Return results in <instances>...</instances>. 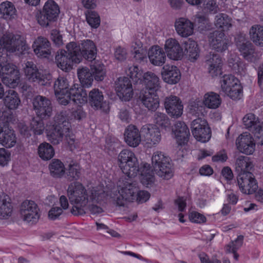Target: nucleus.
Returning a JSON list of instances; mask_svg holds the SVG:
<instances>
[{"label": "nucleus", "instance_id": "1", "mask_svg": "<svg viewBox=\"0 0 263 263\" xmlns=\"http://www.w3.org/2000/svg\"><path fill=\"white\" fill-rule=\"evenodd\" d=\"M67 193L70 202L73 205L70 210L74 216L83 215L86 213L89 198L92 202L101 203L107 197V194L101 187H93L87 190L80 182L71 183Z\"/></svg>", "mask_w": 263, "mask_h": 263}, {"label": "nucleus", "instance_id": "2", "mask_svg": "<svg viewBox=\"0 0 263 263\" xmlns=\"http://www.w3.org/2000/svg\"><path fill=\"white\" fill-rule=\"evenodd\" d=\"M71 125L66 111H62L54 117V124L47 129L48 140L53 144H59L65 137L69 145L74 142V136L71 132Z\"/></svg>", "mask_w": 263, "mask_h": 263}, {"label": "nucleus", "instance_id": "3", "mask_svg": "<svg viewBox=\"0 0 263 263\" xmlns=\"http://www.w3.org/2000/svg\"><path fill=\"white\" fill-rule=\"evenodd\" d=\"M118 193L119 195L114 197V200L119 206H124L125 201H132L136 198L138 202L143 203L148 200L150 197L148 192L138 191L137 184L135 182H127Z\"/></svg>", "mask_w": 263, "mask_h": 263}, {"label": "nucleus", "instance_id": "4", "mask_svg": "<svg viewBox=\"0 0 263 263\" xmlns=\"http://www.w3.org/2000/svg\"><path fill=\"white\" fill-rule=\"evenodd\" d=\"M67 51L60 50L55 55V62L58 67L65 72L70 71L73 66V63L81 62V57L76 54L79 49L77 47V43L70 42L66 45Z\"/></svg>", "mask_w": 263, "mask_h": 263}, {"label": "nucleus", "instance_id": "5", "mask_svg": "<svg viewBox=\"0 0 263 263\" xmlns=\"http://www.w3.org/2000/svg\"><path fill=\"white\" fill-rule=\"evenodd\" d=\"M1 45L7 52L14 53L18 56L28 53L29 46L23 36L17 34L6 32L0 40Z\"/></svg>", "mask_w": 263, "mask_h": 263}, {"label": "nucleus", "instance_id": "6", "mask_svg": "<svg viewBox=\"0 0 263 263\" xmlns=\"http://www.w3.org/2000/svg\"><path fill=\"white\" fill-rule=\"evenodd\" d=\"M119 165L123 173L129 178L135 177L140 171L139 162L135 154L130 149H123L118 155Z\"/></svg>", "mask_w": 263, "mask_h": 263}, {"label": "nucleus", "instance_id": "7", "mask_svg": "<svg viewBox=\"0 0 263 263\" xmlns=\"http://www.w3.org/2000/svg\"><path fill=\"white\" fill-rule=\"evenodd\" d=\"M170 159L161 152H156L152 158V165L156 174L164 179L168 180L173 176Z\"/></svg>", "mask_w": 263, "mask_h": 263}, {"label": "nucleus", "instance_id": "8", "mask_svg": "<svg viewBox=\"0 0 263 263\" xmlns=\"http://www.w3.org/2000/svg\"><path fill=\"white\" fill-rule=\"evenodd\" d=\"M60 12L59 5L53 0H48L36 14V20L41 26L47 27L57 20Z\"/></svg>", "mask_w": 263, "mask_h": 263}, {"label": "nucleus", "instance_id": "9", "mask_svg": "<svg viewBox=\"0 0 263 263\" xmlns=\"http://www.w3.org/2000/svg\"><path fill=\"white\" fill-rule=\"evenodd\" d=\"M221 90L233 100H239L242 96V87L234 76L224 74L220 80Z\"/></svg>", "mask_w": 263, "mask_h": 263}, {"label": "nucleus", "instance_id": "10", "mask_svg": "<svg viewBox=\"0 0 263 263\" xmlns=\"http://www.w3.org/2000/svg\"><path fill=\"white\" fill-rule=\"evenodd\" d=\"M242 121L245 127L254 135L257 143L263 145V122L252 113L246 115Z\"/></svg>", "mask_w": 263, "mask_h": 263}, {"label": "nucleus", "instance_id": "11", "mask_svg": "<svg viewBox=\"0 0 263 263\" xmlns=\"http://www.w3.org/2000/svg\"><path fill=\"white\" fill-rule=\"evenodd\" d=\"M193 135L195 139L201 142L208 141L211 137V130L205 119L198 117L191 124Z\"/></svg>", "mask_w": 263, "mask_h": 263}, {"label": "nucleus", "instance_id": "12", "mask_svg": "<svg viewBox=\"0 0 263 263\" xmlns=\"http://www.w3.org/2000/svg\"><path fill=\"white\" fill-rule=\"evenodd\" d=\"M24 69L25 76L30 82H35L43 86H47L50 84L51 76L40 72L33 62L28 61Z\"/></svg>", "mask_w": 263, "mask_h": 263}, {"label": "nucleus", "instance_id": "13", "mask_svg": "<svg viewBox=\"0 0 263 263\" xmlns=\"http://www.w3.org/2000/svg\"><path fill=\"white\" fill-rule=\"evenodd\" d=\"M33 109L37 118L48 119L52 115V106L49 99L45 97L37 96L33 100Z\"/></svg>", "mask_w": 263, "mask_h": 263}, {"label": "nucleus", "instance_id": "14", "mask_svg": "<svg viewBox=\"0 0 263 263\" xmlns=\"http://www.w3.org/2000/svg\"><path fill=\"white\" fill-rule=\"evenodd\" d=\"M239 189L242 193L252 194L256 192L258 184L254 175L250 172H240L237 178Z\"/></svg>", "mask_w": 263, "mask_h": 263}, {"label": "nucleus", "instance_id": "15", "mask_svg": "<svg viewBox=\"0 0 263 263\" xmlns=\"http://www.w3.org/2000/svg\"><path fill=\"white\" fill-rule=\"evenodd\" d=\"M0 76L3 83L9 87L16 86L20 82V72L17 67L12 64H7L2 66Z\"/></svg>", "mask_w": 263, "mask_h": 263}, {"label": "nucleus", "instance_id": "16", "mask_svg": "<svg viewBox=\"0 0 263 263\" xmlns=\"http://www.w3.org/2000/svg\"><path fill=\"white\" fill-rule=\"evenodd\" d=\"M210 46L215 51L223 52L228 49L230 41L224 32L215 30L210 32L208 35Z\"/></svg>", "mask_w": 263, "mask_h": 263}, {"label": "nucleus", "instance_id": "17", "mask_svg": "<svg viewBox=\"0 0 263 263\" xmlns=\"http://www.w3.org/2000/svg\"><path fill=\"white\" fill-rule=\"evenodd\" d=\"M89 105L95 110H100L107 113L109 110V103L104 100L103 92L99 89H92L89 92L87 98Z\"/></svg>", "mask_w": 263, "mask_h": 263}, {"label": "nucleus", "instance_id": "18", "mask_svg": "<svg viewBox=\"0 0 263 263\" xmlns=\"http://www.w3.org/2000/svg\"><path fill=\"white\" fill-rule=\"evenodd\" d=\"M115 89L117 95L123 101H129L133 97L132 84L128 77H119L115 82Z\"/></svg>", "mask_w": 263, "mask_h": 263}, {"label": "nucleus", "instance_id": "19", "mask_svg": "<svg viewBox=\"0 0 263 263\" xmlns=\"http://www.w3.org/2000/svg\"><path fill=\"white\" fill-rule=\"evenodd\" d=\"M236 45L243 58L249 62L255 59V47L245 35L240 34L236 38Z\"/></svg>", "mask_w": 263, "mask_h": 263}, {"label": "nucleus", "instance_id": "20", "mask_svg": "<svg viewBox=\"0 0 263 263\" xmlns=\"http://www.w3.org/2000/svg\"><path fill=\"white\" fill-rule=\"evenodd\" d=\"M37 205L34 201L26 200L20 207V214L23 219L28 222H36L40 217Z\"/></svg>", "mask_w": 263, "mask_h": 263}, {"label": "nucleus", "instance_id": "21", "mask_svg": "<svg viewBox=\"0 0 263 263\" xmlns=\"http://www.w3.org/2000/svg\"><path fill=\"white\" fill-rule=\"evenodd\" d=\"M164 107L168 115L172 118H178L182 114L183 106L182 101L175 96L165 98Z\"/></svg>", "mask_w": 263, "mask_h": 263}, {"label": "nucleus", "instance_id": "22", "mask_svg": "<svg viewBox=\"0 0 263 263\" xmlns=\"http://www.w3.org/2000/svg\"><path fill=\"white\" fill-rule=\"evenodd\" d=\"M32 48L38 57L48 58L51 54V44L47 38L43 36H39L35 40Z\"/></svg>", "mask_w": 263, "mask_h": 263}, {"label": "nucleus", "instance_id": "23", "mask_svg": "<svg viewBox=\"0 0 263 263\" xmlns=\"http://www.w3.org/2000/svg\"><path fill=\"white\" fill-rule=\"evenodd\" d=\"M77 47L79 49L76 54L81 57V61L83 58L92 62L96 57L97 49L95 43L90 40L84 41L81 43V46L77 44Z\"/></svg>", "mask_w": 263, "mask_h": 263}, {"label": "nucleus", "instance_id": "24", "mask_svg": "<svg viewBox=\"0 0 263 263\" xmlns=\"http://www.w3.org/2000/svg\"><path fill=\"white\" fill-rule=\"evenodd\" d=\"M172 132L178 145H184L188 142L190 133L184 122L177 121L172 128Z\"/></svg>", "mask_w": 263, "mask_h": 263}, {"label": "nucleus", "instance_id": "25", "mask_svg": "<svg viewBox=\"0 0 263 263\" xmlns=\"http://www.w3.org/2000/svg\"><path fill=\"white\" fill-rule=\"evenodd\" d=\"M165 53L172 60H179L183 57V49L178 42L175 39L170 38L166 40L164 45Z\"/></svg>", "mask_w": 263, "mask_h": 263}, {"label": "nucleus", "instance_id": "26", "mask_svg": "<svg viewBox=\"0 0 263 263\" xmlns=\"http://www.w3.org/2000/svg\"><path fill=\"white\" fill-rule=\"evenodd\" d=\"M237 149L242 153L251 155L255 151V143L250 135H240L236 140Z\"/></svg>", "mask_w": 263, "mask_h": 263}, {"label": "nucleus", "instance_id": "27", "mask_svg": "<svg viewBox=\"0 0 263 263\" xmlns=\"http://www.w3.org/2000/svg\"><path fill=\"white\" fill-rule=\"evenodd\" d=\"M141 133L145 137L147 143L151 144L158 143L161 138L160 129L153 124L143 125L141 129Z\"/></svg>", "mask_w": 263, "mask_h": 263}, {"label": "nucleus", "instance_id": "28", "mask_svg": "<svg viewBox=\"0 0 263 263\" xmlns=\"http://www.w3.org/2000/svg\"><path fill=\"white\" fill-rule=\"evenodd\" d=\"M163 81L169 84H175L180 80L181 73L178 68L174 65H166L161 71Z\"/></svg>", "mask_w": 263, "mask_h": 263}, {"label": "nucleus", "instance_id": "29", "mask_svg": "<svg viewBox=\"0 0 263 263\" xmlns=\"http://www.w3.org/2000/svg\"><path fill=\"white\" fill-rule=\"evenodd\" d=\"M206 63L209 65L208 72L212 77L221 74L222 59L218 54L210 52L206 57Z\"/></svg>", "mask_w": 263, "mask_h": 263}, {"label": "nucleus", "instance_id": "30", "mask_svg": "<svg viewBox=\"0 0 263 263\" xmlns=\"http://www.w3.org/2000/svg\"><path fill=\"white\" fill-rule=\"evenodd\" d=\"M143 105L149 110L155 111L159 106V98L156 92L145 91L140 96Z\"/></svg>", "mask_w": 263, "mask_h": 263}, {"label": "nucleus", "instance_id": "31", "mask_svg": "<svg viewBox=\"0 0 263 263\" xmlns=\"http://www.w3.org/2000/svg\"><path fill=\"white\" fill-rule=\"evenodd\" d=\"M124 139L129 146L137 147L141 142L140 132L135 125L130 124L125 130Z\"/></svg>", "mask_w": 263, "mask_h": 263}, {"label": "nucleus", "instance_id": "32", "mask_svg": "<svg viewBox=\"0 0 263 263\" xmlns=\"http://www.w3.org/2000/svg\"><path fill=\"white\" fill-rule=\"evenodd\" d=\"M165 52L159 46L152 47L148 52V57L150 62L155 66L163 65L166 60Z\"/></svg>", "mask_w": 263, "mask_h": 263}, {"label": "nucleus", "instance_id": "33", "mask_svg": "<svg viewBox=\"0 0 263 263\" xmlns=\"http://www.w3.org/2000/svg\"><path fill=\"white\" fill-rule=\"evenodd\" d=\"M175 27L177 33L182 37H187L193 33V24L189 20L180 18L176 21Z\"/></svg>", "mask_w": 263, "mask_h": 263}, {"label": "nucleus", "instance_id": "34", "mask_svg": "<svg viewBox=\"0 0 263 263\" xmlns=\"http://www.w3.org/2000/svg\"><path fill=\"white\" fill-rule=\"evenodd\" d=\"M140 84L145 86V91L157 92L160 87L159 78L155 73L150 71L144 73Z\"/></svg>", "mask_w": 263, "mask_h": 263}, {"label": "nucleus", "instance_id": "35", "mask_svg": "<svg viewBox=\"0 0 263 263\" xmlns=\"http://www.w3.org/2000/svg\"><path fill=\"white\" fill-rule=\"evenodd\" d=\"M82 86L74 84L68 97H71L72 101L76 104H83L87 102V93Z\"/></svg>", "mask_w": 263, "mask_h": 263}, {"label": "nucleus", "instance_id": "36", "mask_svg": "<svg viewBox=\"0 0 263 263\" xmlns=\"http://www.w3.org/2000/svg\"><path fill=\"white\" fill-rule=\"evenodd\" d=\"M15 135L13 129L7 127L0 129V143L7 148L13 147L16 143Z\"/></svg>", "mask_w": 263, "mask_h": 263}, {"label": "nucleus", "instance_id": "37", "mask_svg": "<svg viewBox=\"0 0 263 263\" xmlns=\"http://www.w3.org/2000/svg\"><path fill=\"white\" fill-rule=\"evenodd\" d=\"M68 79L64 77L59 76L54 81L53 88L56 96H62L63 95H68L71 91V88Z\"/></svg>", "mask_w": 263, "mask_h": 263}, {"label": "nucleus", "instance_id": "38", "mask_svg": "<svg viewBox=\"0 0 263 263\" xmlns=\"http://www.w3.org/2000/svg\"><path fill=\"white\" fill-rule=\"evenodd\" d=\"M48 167L51 176L55 178H62L66 172L64 163L58 159H52Z\"/></svg>", "mask_w": 263, "mask_h": 263}, {"label": "nucleus", "instance_id": "39", "mask_svg": "<svg viewBox=\"0 0 263 263\" xmlns=\"http://www.w3.org/2000/svg\"><path fill=\"white\" fill-rule=\"evenodd\" d=\"M12 209L9 197L4 193L0 194V218L11 216Z\"/></svg>", "mask_w": 263, "mask_h": 263}, {"label": "nucleus", "instance_id": "40", "mask_svg": "<svg viewBox=\"0 0 263 263\" xmlns=\"http://www.w3.org/2000/svg\"><path fill=\"white\" fill-rule=\"evenodd\" d=\"M90 70L87 67H82L77 70L78 77L83 87H89L92 85L93 79Z\"/></svg>", "mask_w": 263, "mask_h": 263}, {"label": "nucleus", "instance_id": "41", "mask_svg": "<svg viewBox=\"0 0 263 263\" xmlns=\"http://www.w3.org/2000/svg\"><path fill=\"white\" fill-rule=\"evenodd\" d=\"M16 9L11 2L5 1L0 4L1 17L6 20H11L16 15Z\"/></svg>", "mask_w": 263, "mask_h": 263}, {"label": "nucleus", "instance_id": "42", "mask_svg": "<svg viewBox=\"0 0 263 263\" xmlns=\"http://www.w3.org/2000/svg\"><path fill=\"white\" fill-rule=\"evenodd\" d=\"M90 70L93 79L97 81H102L106 77V71L105 66L99 61L91 62Z\"/></svg>", "mask_w": 263, "mask_h": 263}, {"label": "nucleus", "instance_id": "43", "mask_svg": "<svg viewBox=\"0 0 263 263\" xmlns=\"http://www.w3.org/2000/svg\"><path fill=\"white\" fill-rule=\"evenodd\" d=\"M185 51L191 62H194L199 56V49L197 43L193 40H188L184 42Z\"/></svg>", "mask_w": 263, "mask_h": 263}, {"label": "nucleus", "instance_id": "44", "mask_svg": "<svg viewBox=\"0 0 263 263\" xmlns=\"http://www.w3.org/2000/svg\"><path fill=\"white\" fill-rule=\"evenodd\" d=\"M39 157L45 161L50 160L54 155V149L52 146L47 142L41 143L37 148Z\"/></svg>", "mask_w": 263, "mask_h": 263}, {"label": "nucleus", "instance_id": "45", "mask_svg": "<svg viewBox=\"0 0 263 263\" xmlns=\"http://www.w3.org/2000/svg\"><path fill=\"white\" fill-rule=\"evenodd\" d=\"M4 103L9 109H16L21 104L18 93L13 90H9L4 99Z\"/></svg>", "mask_w": 263, "mask_h": 263}, {"label": "nucleus", "instance_id": "46", "mask_svg": "<svg viewBox=\"0 0 263 263\" xmlns=\"http://www.w3.org/2000/svg\"><path fill=\"white\" fill-rule=\"evenodd\" d=\"M203 104L209 108L216 109L221 104V100L217 93L210 92L206 93L204 97Z\"/></svg>", "mask_w": 263, "mask_h": 263}, {"label": "nucleus", "instance_id": "47", "mask_svg": "<svg viewBox=\"0 0 263 263\" xmlns=\"http://www.w3.org/2000/svg\"><path fill=\"white\" fill-rule=\"evenodd\" d=\"M66 177L69 181L78 180L81 175V168L77 163H70L65 173Z\"/></svg>", "mask_w": 263, "mask_h": 263}, {"label": "nucleus", "instance_id": "48", "mask_svg": "<svg viewBox=\"0 0 263 263\" xmlns=\"http://www.w3.org/2000/svg\"><path fill=\"white\" fill-rule=\"evenodd\" d=\"M125 72L136 83L140 84L144 75L142 69L136 65L128 66L126 69Z\"/></svg>", "mask_w": 263, "mask_h": 263}, {"label": "nucleus", "instance_id": "49", "mask_svg": "<svg viewBox=\"0 0 263 263\" xmlns=\"http://www.w3.org/2000/svg\"><path fill=\"white\" fill-rule=\"evenodd\" d=\"M153 122L157 127L166 129L171 125L170 120L167 115L159 111L156 112L153 117Z\"/></svg>", "mask_w": 263, "mask_h": 263}, {"label": "nucleus", "instance_id": "50", "mask_svg": "<svg viewBox=\"0 0 263 263\" xmlns=\"http://www.w3.org/2000/svg\"><path fill=\"white\" fill-rule=\"evenodd\" d=\"M251 40L257 46L263 47V27L252 26L250 30Z\"/></svg>", "mask_w": 263, "mask_h": 263}, {"label": "nucleus", "instance_id": "51", "mask_svg": "<svg viewBox=\"0 0 263 263\" xmlns=\"http://www.w3.org/2000/svg\"><path fill=\"white\" fill-rule=\"evenodd\" d=\"M140 172V179L142 184L147 187L151 186L155 182V177L153 173L149 169H147L146 164H144L142 171H139Z\"/></svg>", "mask_w": 263, "mask_h": 263}, {"label": "nucleus", "instance_id": "52", "mask_svg": "<svg viewBox=\"0 0 263 263\" xmlns=\"http://www.w3.org/2000/svg\"><path fill=\"white\" fill-rule=\"evenodd\" d=\"M231 18L225 13H219L215 16V24L217 28H221V31L228 29L231 27Z\"/></svg>", "mask_w": 263, "mask_h": 263}, {"label": "nucleus", "instance_id": "53", "mask_svg": "<svg viewBox=\"0 0 263 263\" xmlns=\"http://www.w3.org/2000/svg\"><path fill=\"white\" fill-rule=\"evenodd\" d=\"M120 143L119 140L110 136L106 137L105 144L104 145V151L108 153V155L112 156L114 155L119 147Z\"/></svg>", "mask_w": 263, "mask_h": 263}, {"label": "nucleus", "instance_id": "54", "mask_svg": "<svg viewBox=\"0 0 263 263\" xmlns=\"http://www.w3.org/2000/svg\"><path fill=\"white\" fill-rule=\"evenodd\" d=\"M87 23L93 28H97L100 24V18L98 13L91 10H88L85 13Z\"/></svg>", "mask_w": 263, "mask_h": 263}, {"label": "nucleus", "instance_id": "55", "mask_svg": "<svg viewBox=\"0 0 263 263\" xmlns=\"http://www.w3.org/2000/svg\"><path fill=\"white\" fill-rule=\"evenodd\" d=\"M236 165L237 167L240 168L241 172H250L253 166L252 163L250 161L249 158L243 156H240L237 158Z\"/></svg>", "mask_w": 263, "mask_h": 263}, {"label": "nucleus", "instance_id": "56", "mask_svg": "<svg viewBox=\"0 0 263 263\" xmlns=\"http://www.w3.org/2000/svg\"><path fill=\"white\" fill-rule=\"evenodd\" d=\"M37 118H33L30 123V127L34 135H40L44 132L45 129L43 120Z\"/></svg>", "mask_w": 263, "mask_h": 263}, {"label": "nucleus", "instance_id": "57", "mask_svg": "<svg viewBox=\"0 0 263 263\" xmlns=\"http://www.w3.org/2000/svg\"><path fill=\"white\" fill-rule=\"evenodd\" d=\"M205 110V106L203 105V103L201 102H193L191 104L190 111L193 114H194L196 116H199L203 115Z\"/></svg>", "mask_w": 263, "mask_h": 263}, {"label": "nucleus", "instance_id": "58", "mask_svg": "<svg viewBox=\"0 0 263 263\" xmlns=\"http://www.w3.org/2000/svg\"><path fill=\"white\" fill-rule=\"evenodd\" d=\"M202 3L205 11L213 14L218 12L219 7L214 0H202Z\"/></svg>", "mask_w": 263, "mask_h": 263}, {"label": "nucleus", "instance_id": "59", "mask_svg": "<svg viewBox=\"0 0 263 263\" xmlns=\"http://www.w3.org/2000/svg\"><path fill=\"white\" fill-rule=\"evenodd\" d=\"M189 218L191 222L197 223H204L206 220V217L203 215L196 211L191 212L189 214Z\"/></svg>", "mask_w": 263, "mask_h": 263}, {"label": "nucleus", "instance_id": "60", "mask_svg": "<svg viewBox=\"0 0 263 263\" xmlns=\"http://www.w3.org/2000/svg\"><path fill=\"white\" fill-rule=\"evenodd\" d=\"M134 59L138 63H142L147 60V52L142 48L135 49L134 51Z\"/></svg>", "mask_w": 263, "mask_h": 263}, {"label": "nucleus", "instance_id": "61", "mask_svg": "<svg viewBox=\"0 0 263 263\" xmlns=\"http://www.w3.org/2000/svg\"><path fill=\"white\" fill-rule=\"evenodd\" d=\"M10 152L4 148H0V165H7L10 160Z\"/></svg>", "mask_w": 263, "mask_h": 263}, {"label": "nucleus", "instance_id": "62", "mask_svg": "<svg viewBox=\"0 0 263 263\" xmlns=\"http://www.w3.org/2000/svg\"><path fill=\"white\" fill-rule=\"evenodd\" d=\"M198 257L201 263H221V261L218 259L216 256H213L211 258L205 253L202 252L198 254Z\"/></svg>", "mask_w": 263, "mask_h": 263}, {"label": "nucleus", "instance_id": "63", "mask_svg": "<svg viewBox=\"0 0 263 263\" xmlns=\"http://www.w3.org/2000/svg\"><path fill=\"white\" fill-rule=\"evenodd\" d=\"M63 210L58 206L52 207L48 212V217L50 219L54 220L59 218L62 214Z\"/></svg>", "mask_w": 263, "mask_h": 263}, {"label": "nucleus", "instance_id": "64", "mask_svg": "<svg viewBox=\"0 0 263 263\" xmlns=\"http://www.w3.org/2000/svg\"><path fill=\"white\" fill-rule=\"evenodd\" d=\"M118 118L122 122L129 123L130 120V116L128 110L125 107L119 110L118 115Z\"/></svg>", "mask_w": 263, "mask_h": 263}]
</instances>
